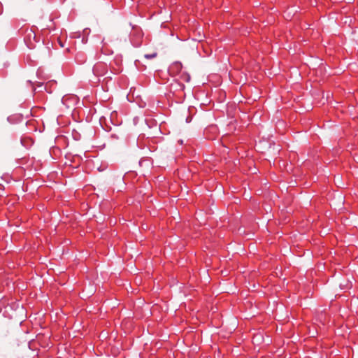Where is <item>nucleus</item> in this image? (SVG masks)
Returning a JSON list of instances; mask_svg holds the SVG:
<instances>
[{"label":"nucleus","instance_id":"nucleus-1","mask_svg":"<svg viewBox=\"0 0 358 358\" xmlns=\"http://www.w3.org/2000/svg\"><path fill=\"white\" fill-rule=\"evenodd\" d=\"M24 41L27 46L32 49L35 47L36 41V35L32 29L27 28L24 34Z\"/></svg>","mask_w":358,"mask_h":358},{"label":"nucleus","instance_id":"nucleus-2","mask_svg":"<svg viewBox=\"0 0 358 358\" xmlns=\"http://www.w3.org/2000/svg\"><path fill=\"white\" fill-rule=\"evenodd\" d=\"M107 71L108 66L106 64L103 62L96 63L92 69L93 73L97 77L104 76Z\"/></svg>","mask_w":358,"mask_h":358},{"label":"nucleus","instance_id":"nucleus-3","mask_svg":"<svg viewBox=\"0 0 358 358\" xmlns=\"http://www.w3.org/2000/svg\"><path fill=\"white\" fill-rule=\"evenodd\" d=\"M182 69V65L180 62H176L171 66V71H176L180 72Z\"/></svg>","mask_w":358,"mask_h":358},{"label":"nucleus","instance_id":"nucleus-4","mask_svg":"<svg viewBox=\"0 0 358 358\" xmlns=\"http://www.w3.org/2000/svg\"><path fill=\"white\" fill-rule=\"evenodd\" d=\"M157 55V53L156 52H153V53H151V54H145L144 55L145 58L148 59H153V58H155Z\"/></svg>","mask_w":358,"mask_h":358},{"label":"nucleus","instance_id":"nucleus-5","mask_svg":"<svg viewBox=\"0 0 358 358\" xmlns=\"http://www.w3.org/2000/svg\"><path fill=\"white\" fill-rule=\"evenodd\" d=\"M182 78L186 82H189L190 80V76L187 73H185L184 75H182Z\"/></svg>","mask_w":358,"mask_h":358},{"label":"nucleus","instance_id":"nucleus-6","mask_svg":"<svg viewBox=\"0 0 358 358\" xmlns=\"http://www.w3.org/2000/svg\"><path fill=\"white\" fill-rule=\"evenodd\" d=\"M85 58H83V59H82L80 62H85Z\"/></svg>","mask_w":358,"mask_h":358}]
</instances>
